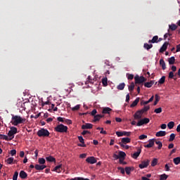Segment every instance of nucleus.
Masks as SVG:
<instances>
[{
    "instance_id": "1",
    "label": "nucleus",
    "mask_w": 180,
    "mask_h": 180,
    "mask_svg": "<svg viewBox=\"0 0 180 180\" xmlns=\"http://www.w3.org/2000/svg\"><path fill=\"white\" fill-rule=\"evenodd\" d=\"M26 122L25 118H22L19 115H12L11 123L13 126H18V124H21V123H25Z\"/></svg>"
},
{
    "instance_id": "2",
    "label": "nucleus",
    "mask_w": 180,
    "mask_h": 180,
    "mask_svg": "<svg viewBox=\"0 0 180 180\" xmlns=\"http://www.w3.org/2000/svg\"><path fill=\"white\" fill-rule=\"evenodd\" d=\"M55 130L56 131H58V133H67L68 127L63 124H60L55 127Z\"/></svg>"
},
{
    "instance_id": "3",
    "label": "nucleus",
    "mask_w": 180,
    "mask_h": 180,
    "mask_svg": "<svg viewBox=\"0 0 180 180\" xmlns=\"http://www.w3.org/2000/svg\"><path fill=\"white\" fill-rule=\"evenodd\" d=\"M37 134L39 137H49V136H50V132L49 130L42 128L37 131Z\"/></svg>"
},
{
    "instance_id": "4",
    "label": "nucleus",
    "mask_w": 180,
    "mask_h": 180,
    "mask_svg": "<svg viewBox=\"0 0 180 180\" xmlns=\"http://www.w3.org/2000/svg\"><path fill=\"white\" fill-rule=\"evenodd\" d=\"M10 129H11L8 133V136L9 137V140H13V139H15V134L18 133V128L15 127H11Z\"/></svg>"
},
{
    "instance_id": "5",
    "label": "nucleus",
    "mask_w": 180,
    "mask_h": 180,
    "mask_svg": "<svg viewBox=\"0 0 180 180\" xmlns=\"http://www.w3.org/2000/svg\"><path fill=\"white\" fill-rule=\"evenodd\" d=\"M135 79V84H143V82H146V77L144 76L139 77V75H136L134 77Z\"/></svg>"
},
{
    "instance_id": "6",
    "label": "nucleus",
    "mask_w": 180,
    "mask_h": 180,
    "mask_svg": "<svg viewBox=\"0 0 180 180\" xmlns=\"http://www.w3.org/2000/svg\"><path fill=\"white\" fill-rule=\"evenodd\" d=\"M150 165V160H145L139 165V167L141 169H144V168H147Z\"/></svg>"
},
{
    "instance_id": "7",
    "label": "nucleus",
    "mask_w": 180,
    "mask_h": 180,
    "mask_svg": "<svg viewBox=\"0 0 180 180\" xmlns=\"http://www.w3.org/2000/svg\"><path fill=\"white\" fill-rule=\"evenodd\" d=\"M86 161L88 162V164H96L97 162L96 158H95L94 156L87 158Z\"/></svg>"
},
{
    "instance_id": "8",
    "label": "nucleus",
    "mask_w": 180,
    "mask_h": 180,
    "mask_svg": "<svg viewBox=\"0 0 180 180\" xmlns=\"http://www.w3.org/2000/svg\"><path fill=\"white\" fill-rule=\"evenodd\" d=\"M140 154H141V148H137V151L135 152L132 155V158H134V160H137V158H139Z\"/></svg>"
},
{
    "instance_id": "9",
    "label": "nucleus",
    "mask_w": 180,
    "mask_h": 180,
    "mask_svg": "<svg viewBox=\"0 0 180 180\" xmlns=\"http://www.w3.org/2000/svg\"><path fill=\"white\" fill-rule=\"evenodd\" d=\"M168 44H169V43L168 41H165L161 46L160 49V53H164V51H166L167 49H168Z\"/></svg>"
},
{
    "instance_id": "10",
    "label": "nucleus",
    "mask_w": 180,
    "mask_h": 180,
    "mask_svg": "<svg viewBox=\"0 0 180 180\" xmlns=\"http://www.w3.org/2000/svg\"><path fill=\"white\" fill-rule=\"evenodd\" d=\"M35 169H37V171H43V169H44L45 168H47L46 165H35L34 166Z\"/></svg>"
},
{
    "instance_id": "11",
    "label": "nucleus",
    "mask_w": 180,
    "mask_h": 180,
    "mask_svg": "<svg viewBox=\"0 0 180 180\" xmlns=\"http://www.w3.org/2000/svg\"><path fill=\"white\" fill-rule=\"evenodd\" d=\"M53 171H54L55 172H58V174H60V172H61V171H63V165L60 164L58 166H56L54 167V169H53Z\"/></svg>"
},
{
    "instance_id": "12",
    "label": "nucleus",
    "mask_w": 180,
    "mask_h": 180,
    "mask_svg": "<svg viewBox=\"0 0 180 180\" xmlns=\"http://www.w3.org/2000/svg\"><path fill=\"white\" fill-rule=\"evenodd\" d=\"M154 146V139H150L148 141V143L147 145H144L146 148H151V147Z\"/></svg>"
},
{
    "instance_id": "13",
    "label": "nucleus",
    "mask_w": 180,
    "mask_h": 180,
    "mask_svg": "<svg viewBox=\"0 0 180 180\" xmlns=\"http://www.w3.org/2000/svg\"><path fill=\"white\" fill-rule=\"evenodd\" d=\"M156 137H164L167 136V131H159L155 134Z\"/></svg>"
},
{
    "instance_id": "14",
    "label": "nucleus",
    "mask_w": 180,
    "mask_h": 180,
    "mask_svg": "<svg viewBox=\"0 0 180 180\" xmlns=\"http://www.w3.org/2000/svg\"><path fill=\"white\" fill-rule=\"evenodd\" d=\"M92 127H94V124H90V123H86L82 126V130H85L86 129H92Z\"/></svg>"
},
{
    "instance_id": "15",
    "label": "nucleus",
    "mask_w": 180,
    "mask_h": 180,
    "mask_svg": "<svg viewBox=\"0 0 180 180\" xmlns=\"http://www.w3.org/2000/svg\"><path fill=\"white\" fill-rule=\"evenodd\" d=\"M142 112H140V110H138L134 115V117L136 120H139V119H141Z\"/></svg>"
},
{
    "instance_id": "16",
    "label": "nucleus",
    "mask_w": 180,
    "mask_h": 180,
    "mask_svg": "<svg viewBox=\"0 0 180 180\" xmlns=\"http://www.w3.org/2000/svg\"><path fill=\"white\" fill-rule=\"evenodd\" d=\"M20 178H21V179H26V178H27V173L21 170L20 172Z\"/></svg>"
},
{
    "instance_id": "17",
    "label": "nucleus",
    "mask_w": 180,
    "mask_h": 180,
    "mask_svg": "<svg viewBox=\"0 0 180 180\" xmlns=\"http://www.w3.org/2000/svg\"><path fill=\"white\" fill-rule=\"evenodd\" d=\"M102 117H105V115H96L94 116V119L93 120V122H99Z\"/></svg>"
},
{
    "instance_id": "18",
    "label": "nucleus",
    "mask_w": 180,
    "mask_h": 180,
    "mask_svg": "<svg viewBox=\"0 0 180 180\" xmlns=\"http://www.w3.org/2000/svg\"><path fill=\"white\" fill-rule=\"evenodd\" d=\"M110 112H112V108L109 107H105L103 109L102 113H103L104 115H106V114L110 113Z\"/></svg>"
},
{
    "instance_id": "19",
    "label": "nucleus",
    "mask_w": 180,
    "mask_h": 180,
    "mask_svg": "<svg viewBox=\"0 0 180 180\" xmlns=\"http://www.w3.org/2000/svg\"><path fill=\"white\" fill-rule=\"evenodd\" d=\"M140 102V98H136L133 103L130 105V108H134L135 106H137V104Z\"/></svg>"
},
{
    "instance_id": "20",
    "label": "nucleus",
    "mask_w": 180,
    "mask_h": 180,
    "mask_svg": "<svg viewBox=\"0 0 180 180\" xmlns=\"http://www.w3.org/2000/svg\"><path fill=\"white\" fill-rule=\"evenodd\" d=\"M121 141L122 143H123V144H127L131 141V139L129 137H126V138H122Z\"/></svg>"
},
{
    "instance_id": "21",
    "label": "nucleus",
    "mask_w": 180,
    "mask_h": 180,
    "mask_svg": "<svg viewBox=\"0 0 180 180\" xmlns=\"http://www.w3.org/2000/svg\"><path fill=\"white\" fill-rule=\"evenodd\" d=\"M148 110H150V105H145L141 110H140L139 111L141 112V114L143 115V113H146V112H148Z\"/></svg>"
},
{
    "instance_id": "22",
    "label": "nucleus",
    "mask_w": 180,
    "mask_h": 180,
    "mask_svg": "<svg viewBox=\"0 0 180 180\" xmlns=\"http://www.w3.org/2000/svg\"><path fill=\"white\" fill-rule=\"evenodd\" d=\"M148 43H153V44L158 43V36L157 35L154 36L152 39H150L148 41Z\"/></svg>"
},
{
    "instance_id": "23",
    "label": "nucleus",
    "mask_w": 180,
    "mask_h": 180,
    "mask_svg": "<svg viewBox=\"0 0 180 180\" xmlns=\"http://www.w3.org/2000/svg\"><path fill=\"white\" fill-rule=\"evenodd\" d=\"M146 88H151L153 85H154V80H151L150 82H148L144 84Z\"/></svg>"
},
{
    "instance_id": "24",
    "label": "nucleus",
    "mask_w": 180,
    "mask_h": 180,
    "mask_svg": "<svg viewBox=\"0 0 180 180\" xmlns=\"http://www.w3.org/2000/svg\"><path fill=\"white\" fill-rule=\"evenodd\" d=\"M160 65L162 66V70H167V66L165 65V61H164V59L160 60Z\"/></svg>"
},
{
    "instance_id": "25",
    "label": "nucleus",
    "mask_w": 180,
    "mask_h": 180,
    "mask_svg": "<svg viewBox=\"0 0 180 180\" xmlns=\"http://www.w3.org/2000/svg\"><path fill=\"white\" fill-rule=\"evenodd\" d=\"M118 155H119L120 158L124 160V158H126V153H124L123 151H119Z\"/></svg>"
},
{
    "instance_id": "26",
    "label": "nucleus",
    "mask_w": 180,
    "mask_h": 180,
    "mask_svg": "<svg viewBox=\"0 0 180 180\" xmlns=\"http://www.w3.org/2000/svg\"><path fill=\"white\" fill-rule=\"evenodd\" d=\"M46 160L49 162H56V159L53 156H48L46 158Z\"/></svg>"
},
{
    "instance_id": "27",
    "label": "nucleus",
    "mask_w": 180,
    "mask_h": 180,
    "mask_svg": "<svg viewBox=\"0 0 180 180\" xmlns=\"http://www.w3.org/2000/svg\"><path fill=\"white\" fill-rule=\"evenodd\" d=\"M169 65H173L175 64V57L172 56L171 58H168Z\"/></svg>"
},
{
    "instance_id": "28",
    "label": "nucleus",
    "mask_w": 180,
    "mask_h": 180,
    "mask_svg": "<svg viewBox=\"0 0 180 180\" xmlns=\"http://www.w3.org/2000/svg\"><path fill=\"white\" fill-rule=\"evenodd\" d=\"M155 101L153 103V105L155 106L157 105V103H158V102H160V96H158V94H155Z\"/></svg>"
},
{
    "instance_id": "29",
    "label": "nucleus",
    "mask_w": 180,
    "mask_h": 180,
    "mask_svg": "<svg viewBox=\"0 0 180 180\" xmlns=\"http://www.w3.org/2000/svg\"><path fill=\"white\" fill-rule=\"evenodd\" d=\"M169 29H170V30H172V32H174L178 29V26L175 24H172L171 25H169Z\"/></svg>"
},
{
    "instance_id": "30",
    "label": "nucleus",
    "mask_w": 180,
    "mask_h": 180,
    "mask_svg": "<svg viewBox=\"0 0 180 180\" xmlns=\"http://www.w3.org/2000/svg\"><path fill=\"white\" fill-rule=\"evenodd\" d=\"M124 86H126V84L124 83H121L117 86V89L119 91H123L124 89Z\"/></svg>"
},
{
    "instance_id": "31",
    "label": "nucleus",
    "mask_w": 180,
    "mask_h": 180,
    "mask_svg": "<svg viewBox=\"0 0 180 180\" xmlns=\"http://www.w3.org/2000/svg\"><path fill=\"white\" fill-rule=\"evenodd\" d=\"M175 126V122H169L168 124H167V127L168 129H174V127Z\"/></svg>"
},
{
    "instance_id": "32",
    "label": "nucleus",
    "mask_w": 180,
    "mask_h": 180,
    "mask_svg": "<svg viewBox=\"0 0 180 180\" xmlns=\"http://www.w3.org/2000/svg\"><path fill=\"white\" fill-rule=\"evenodd\" d=\"M158 164V159L154 158L151 162V167H155Z\"/></svg>"
},
{
    "instance_id": "33",
    "label": "nucleus",
    "mask_w": 180,
    "mask_h": 180,
    "mask_svg": "<svg viewBox=\"0 0 180 180\" xmlns=\"http://www.w3.org/2000/svg\"><path fill=\"white\" fill-rule=\"evenodd\" d=\"M173 162L175 164V165H178L180 163V157L174 158Z\"/></svg>"
},
{
    "instance_id": "34",
    "label": "nucleus",
    "mask_w": 180,
    "mask_h": 180,
    "mask_svg": "<svg viewBox=\"0 0 180 180\" xmlns=\"http://www.w3.org/2000/svg\"><path fill=\"white\" fill-rule=\"evenodd\" d=\"M128 89L130 92L134 91V83L131 82V84L128 86Z\"/></svg>"
},
{
    "instance_id": "35",
    "label": "nucleus",
    "mask_w": 180,
    "mask_h": 180,
    "mask_svg": "<svg viewBox=\"0 0 180 180\" xmlns=\"http://www.w3.org/2000/svg\"><path fill=\"white\" fill-rule=\"evenodd\" d=\"M168 179V175L163 174L160 176V180H167Z\"/></svg>"
},
{
    "instance_id": "36",
    "label": "nucleus",
    "mask_w": 180,
    "mask_h": 180,
    "mask_svg": "<svg viewBox=\"0 0 180 180\" xmlns=\"http://www.w3.org/2000/svg\"><path fill=\"white\" fill-rule=\"evenodd\" d=\"M6 162H7V164L11 165V164H13V158H8L6 160Z\"/></svg>"
},
{
    "instance_id": "37",
    "label": "nucleus",
    "mask_w": 180,
    "mask_h": 180,
    "mask_svg": "<svg viewBox=\"0 0 180 180\" xmlns=\"http://www.w3.org/2000/svg\"><path fill=\"white\" fill-rule=\"evenodd\" d=\"M143 47L146 49V50H150V49H153V44H148L147 43L144 44Z\"/></svg>"
},
{
    "instance_id": "38",
    "label": "nucleus",
    "mask_w": 180,
    "mask_h": 180,
    "mask_svg": "<svg viewBox=\"0 0 180 180\" xmlns=\"http://www.w3.org/2000/svg\"><path fill=\"white\" fill-rule=\"evenodd\" d=\"M165 82V76H162L158 81V84H160V85H162Z\"/></svg>"
},
{
    "instance_id": "39",
    "label": "nucleus",
    "mask_w": 180,
    "mask_h": 180,
    "mask_svg": "<svg viewBox=\"0 0 180 180\" xmlns=\"http://www.w3.org/2000/svg\"><path fill=\"white\" fill-rule=\"evenodd\" d=\"M155 144L158 146V150H161L162 148V143L160 141H156Z\"/></svg>"
},
{
    "instance_id": "40",
    "label": "nucleus",
    "mask_w": 180,
    "mask_h": 180,
    "mask_svg": "<svg viewBox=\"0 0 180 180\" xmlns=\"http://www.w3.org/2000/svg\"><path fill=\"white\" fill-rule=\"evenodd\" d=\"M125 172L127 175H130V173L131 172V167H125Z\"/></svg>"
},
{
    "instance_id": "41",
    "label": "nucleus",
    "mask_w": 180,
    "mask_h": 180,
    "mask_svg": "<svg viewBox=\"0 0 180 180\" xmlns=\"http://www.w3.org/2000/svg\"><path fill=\"white\" fill-rule=\"evenodd\" d=\"M102 84L104 86H106L108 85V78H106V77L103 78Z\"/></svg>"
},
{
    "instance_id": "42",
    "label": "nucleus",
    "mask_w": 180,
    "mask_h": 180,
    "mask_svg": "<svg viewBox=\"0 0 180 180\" xmlns=\"http://www.w3.org/2000/svg\"><path fill=\"white\" fill-rule=\"evenodd\" d=\"M87 79L88 80L86 82V84H88V82H89L90 84H94V79H92L91 76H88Z\"/></svg>"
},
{
    "instance_id": "43",
    "label": "nucleus",
    "mask_w": 180,
    "mask_h": 180,
    "mask_svg": "<svg viewBox=\"0 0 180 180\" xmlns=\"http://www.w3.org/2000/svg\"><path fill=\"white\" fill-rule=\"evenodd\" d=\"M38 162L41 165H44V164H46V160H44V158H39Z\"/></svg>"
},
{
    "instance_id": "44",
    "label": "nucleus",
    "mask_w": 180,
    "mask_h": 180,
    "mask_svg": "<svg viewBox=\"0 0 180 180\" xmlns=\"http://www.w3.org/2000/svg\"><path fill=\"white\" fill-rule=\"evenodd\" d=\"M175 140V134H171L169 136V141H174Z\"/></svg>"
},
{
    "instance_id": "45",
    "label": "nucleus",
    "mask_w": 180,
    "mask_h": 180,
    "mask_svg": "<svg viewBox=\"0 0 180 180\" xmlns=\"http://www.w3.org/2000/svg\"><path fill=\"white\" fill-rule=\"evenodd\" d=\"M18 176H19V173L18 172H15L13 176V180H18Z\"/></svg>"
},
{
    "instance_id": "46",
    "label": "nucleus",
    "mask_w": 180,
    "mask_h": 180,
    "mask_svg": "<svg viewBox=\"0 0 180 180\" xmlns=\"http://www.w3.org/2000/svg\"><path fill=\"white\" fill-rule=\"evenodd\" d=\"M175 75H174V72H169V79H174Z\"/></svg>"
},
{
    "instance_id": "47",
    "label": "nucleus",
    "mask_w": 180,
    "mask_h": 180,
    "mask_svg": "<svg viewBox=\"0 0 180 180\" xmlns=\"http://www.w3.org/2000/svg\"><path fill=\"white\" fill-rule=\"evenodd\" d=\"M169 36H172V34L169 33V30H168V32L164 35V40H167Z\"/></svg>"
},
{
    "instance_id": "48",
    "label": "nucleus",
    "mask_w": 180,
    "mask_h": 180,
    "mask_svg": "<svg viewBox=\"0 0 180 180\" xmlns=\"http://www.w3.org/2000/svg\"><path fill=\"white\" fill-rule=\"evenodd\" d=\"M130 134H131V132H128L126 131H122V136H127V137H129Z\"/></svg>"
},
{
    "instance_id": "49",
    "label": "nucleus",
    "mask_w": 180,
    "mask_h": 180,
    "mask_svg": "<svg viewBox=\"0 0 180 180\" xmlns=\"http://www.w3.org/2000/svg\"><path fill=\"white\" fill-rule=\"evenodd\" d=\"M143 124H144V121L142 119L138 122V123L136 124V126L140 127V126H143Z\"/></svg>"
},
{
    "instance_id": "50",
    "label": "nucleus",
    "mask_w": 180,
    "mask_h": 180,
    "mask_svg": "<svg viewBox=\"0 0 180 180\" xmlns=\"http://www.w3.org/2000/svg\"><path fill=\"white\" fill-rule=\"evenodd\" d=\"M64 123H65L66 124H72V121H71V120L65 118Z\"/></svg>"
},
{
    "instance_id": "51",
    "label": "nucleus",
    "mask_w": 180,
    "mask_h": 180,
    "mask_svg": "<svg viewBox=\"0 0 180 180\" xmlns=\"http://www.w3.org/2000/svg\"><path fill=\"white\" fill-rule=\"evenodd\" d=\"M155 113H161L162 112V108H158L155 109L154 110Z\"/></svg>"
},
{
    "instance_id": "52",
    "label": "nucleus",
    "mask_w": 180,
    "mask_h": 180,
    "mask_svg": "<svg viewBox=\"0 0 180 180\" xmlns=\"http://www.w3.org/2000/svg\"><path fill=\"white\" fill-rule=\"evenodd\" d=\"M117 169H119V171H120V172H121V174H122V175H124V172H125L124 168L119 167H117Z\"/></svg>"
},
{
    "instance_id": "53",
    "label": "nucleus",
    "mask_w": 180,
    "mask_h": 180,
    "mask_svg": "<svg viewBox=\"0 0 180 180\" xmlns=\"http://www.w3.org/2000/svg\"><path fill=\"white\" fill-rule=\"evenodd\" d=\"M58 122H61L62 123H64L65 118L61 117H57Z\"/></svg>"
},
{
    "instance_id": "54",
    "label": "nucleus",
    "mask_w": 180,
    "mask_h": 180,
    "mask_svg": "<svg viewBox=\"0 0 180 180\" xmlns=\"http://www.w3.org/2000/svg\"><path fill=\"white\" fill-rule=\"evenodd\" d=\"M79 108H80V105H75V107H73L72 108V110H73V111L79 110Z\"/></svg>"
},
{
    "instance_id": "55",
    "label": "nucleus",
    "mask_w": 180,
    "mask_h": 180,
    "mask_svg": "<svg viewBox=\"0 0 180 180\" xmlns=\"http://www.w3.org/2000/svg\"><path fill=\"white\" fill-rule=\"evenodd\" d=\"M96 113H98V111L96 110V109H94V110L91 112V116H96Z\"/></svg>"
},
{
    "instance_id": "56",
    "label": "nucleus",
    "mask_w": 180,
    "mask_h": 180,
    "mask_svg": "<svg viewBox=\"0 0 180 180\" xmlns=\"http://www.w3.org/2000/svg\"><path fill=\"white\" fill-rule=\"evenodd\" d=\"M142 120H143L144 124H147L148 123H150V119H148V118H143V119H142Z\"/></svg>"
},
{
    "instance_id": "57",
    "label": "nucleus",
    "mask_w": 180,
    "mask_h": 180,
    "mask_svg": "<svg viewBox=\"0 0 180 180\" xmlns=\"http://www.w3.org/2000/svg\"><path fill=\"white\" fill-rule=\"evenodd\" d=\"M171 167V164L168 163V164H166L165 166V171H169V167Z\"/></svg>"
},
{
    "instance_id": "58",
    "label": "nucleus",
    "mask_w": 180,
    "mask_h": 180,
    "mask_svg": "<svg viewBox=\"0 0 180 180\" xmlns=\"http://www.w3.org/2000/svg\"><path fill=\"white\" fill-rule=\"evenodd\" d=\"M78 140H79V141H80V143H82V144H84V143H85L84 141V138L82 137V136H78Z\"/></svg>"
},
{
    "instance_id": "59",
    "label": "nucleus",
    "mask_w": 180,
    "mask_h": 180,
    "mask_svg": "<svg viewBox=\"0 0 180 180\" xmlns=\"http://www.w3.org/2000/svg\"><path fill=\"white\" fill-rule=\"evenodd\" d=\"M115 134H117V137H122L123 131H116Z\"/></svg>"
},
{
    "instance_id": "60",
    "label": "nucleus",
    "mask_w": 180,
    "mask_h": 180,
    "mask_svg": "<svg viewBox=\"0 0 180 180\" xmlns=\"http://www.w3.org/2000/svg\"><path fill=\"white\" fill-rule=\"evenodd\" d=\"M10 154L11 155L13 156V155H16V150L13 149L10 151Z\"/></svg>"
},
{
    "instance_id": "61",
    "label": "nucleus",
    "mask_w": 180,
    "mask_h": 180,
    "mask_svg": "<svg viewBox=\"0 0 180 180\" xmlns=\"http://www.w3.org/2000/svg\"><path fill=\"white\" fill-rule=\"evenodd\" d=\"M144 139H147V136L145 134H142L139 136V140H144Z\"/></svg>"
},
{
    "instance_id": "62",
    "label": "nucleus",
    "mask_w": 180,
    "mask_h": 180,
    "mask_svg": "<svg viewBox=\"0 0 180 180\" xmlns=\"http://www.w3.org/2000/svg\"><path fill=\"white\" fill-rule=\"evenodd\" d=\"M82 136H85V134H91L89 131L84 130L82 132Z\"/></svg>"
},
{
    "instance_id": "63",
    "label": "nucleus",
    "mask_w": 180,
    "mask_h": 180,
    "mask_svg": "<svg viewBox=\"0 0 180 180\" xmlns=\"http://www.w3.org/2000/svg\"><path fill=\"white\" fill-rule=\"evenodd\" d=\"M127 78L128 79H133V78H134V75L131 74H128Z\"/></svg>"
},
{
    "instance_id": "64",
    "label": "nucleus",
    "mask_w": 180,
    "mask_h": 180,
    "mask_svg": "<svg viewBox=\"0 0 180 180\" xmlns=\"http://www.w3.org/2000/svg\"><path fill=\"white\" fill-rule=\"evenodd\" d=\"M179 51H180V44L179 45H176V53H179Z\"/></svg>"
}]
</instances>
